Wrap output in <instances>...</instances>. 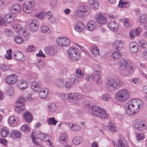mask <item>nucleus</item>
Segmentation results:
<instances>
[{"mask_svg":"<svg viewBox=\"0 0 147 147\" xmlns=\"http://www.w3.org/2000/svg\"><path fill=\"white\" fill-rule=\"evenodd\" d=\"M18 86L20 89L24 90L28 87V84L25 81L20 80L18 83Z\"/></svg>","mask_w":147,"mask_h":147,"instance_id":"26","label":"nucleus"},{"mask_svg":"<svg viewBox=\"0 0 147 147\" xmlns=\"http://www.w3.org/2000/svg\"><path fill=\"white\" fill-rule=\"evenodd\" d=\"M130 92L129 90L125 88L119 90L116 93L115 98L117 100L124 102L127 101L130 97Z\"/></svg>","mask_w":147,"mask_h":147,"instance_id":"3","label":"nucleus"},{"mask_svg":"<svg viewBox=\"0 0 147 147\" xmlns=\"http://www.w3.org/2000/svg\"><path fill=\"white\" fill-rule=\"evenodd\" d=\"M13 57L17 60H20L24 57V55L21 52H18L14 54Z\"/></svg>","mask_w":147,"mask_h":147,"instance_id":"36","label":"nucleus"},{"mask_svg":"<svg viewBox=\"0 0 147 147\" xmlns=\"http://www.w3.org/2000/svg\"><path fill=\"white\" fill-rule=\"evenodd\" d=\"M89 5L92 9H97L98 8L95 7V5L99 6V3L96 0H89Z\"/></svg>","mask_w":147,"mask_h":147,"instance_id":"33","label":"nucleus"},{"mask_svg":"<svg viewBox=\"0 0 147 147\" xmlns=\"http://www.w3.org/2000/svg\"><path fill=\"white\" fill-rule=\"evenodd\" d=\"M76 74L77 76L80 78H83L84 75V73L80 69H78L76 70Z\"/></svg>","mask_w":147,"mask_h":147,"instance_id":"44","label":"nucleus"},{"mask_svg":"<svg viewBox=\"0 0 147 147\" xmlns=\"http://www.w3.org/2000/svg\"><path fill=\"white\" fill-rule=\"evenodd\" d=\"M86 27L89 30H92L96 27V23L94 21H90L87 24Z\"/></svg>","mask_w":147,"mask_h":147,"instance_id":"23","label":"nucleus"},{"mask_svg":"<svg viewBox=\"0 0 147 147\" xmlns=\"http://www.w3.org/2000/svg\"><path fill=\"white\" fill-rule=\"evenodd\" d=\"M12 50L11 49H9L6 52V53L5 55V58L7 59H11L12 58Z\"/></svg>","mask_w":147,"mask_h":147,"instance_id":"50","label":"nucleus"},{"mask_svg":"<svg viewBox=\"0 0 147 147\" xmlns=\"http://www.w3.org/2000/svg\"><path fill=\"white\" fill-rule=\"evenodd\" d=\"M121 55L118 51L114 52L112 54L111 56L115 60H117L120 58Z\"/></svg>","mask_w":147,"mask_h":147,"instance_id":"38","label":"nucleus"},{"mask_svg":"<svg viewBox=\"0 0 147 147\" xmlns=\"http://www.w3.org/2000/svg\"><path fill=\"white\" fill-rule=\"evenodd\" d=\"M101 74L100 71L99 70H95L92 73V75L94 77V78H96L98 76H100Z\"/></svg>","mask_w":147,"mask_h":147,"instance_id":"62","label":"nucleus"},{"mask_svg":"<svg viewBox=\"0 0 147 147\" xmlns=\"http://www.w3.org/2000/svg\"><path fill=\"white\" fill-rule=\"evenodd\" d=\"M29 4L30 6H29V5H27L25 4H24L23 5V9H31L32 8V6L33 5L32 2L31 1L29 2Z\"/></svg>","mask_w":147,"mask_h":147,"instance_id":"52","label":"nucleus"},{"mask_svg":"<svg viewBox=\"0 0 147 147\" xmlns=\"http://www.w3.org/2000/svg\"><path fill=\"white\" fill-rule=\"evenodd\" d=\"M86 78L88 81H94L95 80V78H94L92 74H86Z\"/></svg>","mask_w":147,"mask_h":147,"instance_id":"54","label":"nucleus"},{"mask_svg":"<svg viewBox=\"0 0 147 147\" xmlns=\"http://www.w3.org/2000/svg\"><path fill=\"white\" fill-rule=\"evenodd\" d=\"M12 138H20L21 135V132L19 131H12L11 133Z\"/></svg>","mask_w":147,"mask_h":147,"instance_id":"43","label":"nucleus"},{"mask_svg":"<svg viewBox=\"0 0 147 147\" xmlns=\"http://www.w3.org/2000/svg\"><path fill=\"white\" fill-rule=\"evenodd\" d=\"M20 130L23 132L27 133L30 131V128L28 125H24L20 127Z\"/></svg>","mask_w":147,"mask_h":147,"instance_id":"47","label":"nucleus"},{"mask_svg":"<svg viewBox=\"0 0 147 147\" xmlns=\"http://www.w3.org/2000/svg\"><path fill=\"white\" fill-rule=\"evenodd\" d=\"M51 6L53 8H54L57 6V0H51L50 2Z\"/></svg>","mask_w":147,"mask_h":147,"instance_id":"63","label":"nucleus"},{"mask_svg":"<svg viewBox=\"0 0 147 147\" xmlns=\"http://www.w3.org/2000/svg\"><path fill=\"white\" fill-rule=\"evenodd\" d=\"M136 138L138 141L142 140L144 138V135L142 134L136 133Z\"/></svg>","mask_w":147,"mask_h":147,"instance_id":"53","label":"nucleus"},{"mask_svg":"<svg viewBox=\"0 0 147 147\" xmlns=\"http://www.w3.org/2000/svg\"><path fill=\"white\" fill-rule=\"evenodd\" d=\"M44 51L46 54L52 55L56 53L57 49L54 46H49L45 48Z\"/></svg>","mask_w":147,"mask_h":147,"instance_id":"11","label":"nucleus"},{"mask_svg":"<svg viewBox=\"0 0 147 147\" xmlns=\"http://www.w3.org/2000/svg\"><path fill=\"white\" fill-rule=\"evenodd\" d=\"M25 120L28 122H31L32 119V116L31 113L29 112H25L24 114Z\"/></svg>","mask_w":147,"mask_h":147,"instance_id":"29","label":"nucleus"},{"mask_svg":"<svg viewBox=\"0 0 147 147\" xmlns=\"http://www.w3.org/2000/svg\"><path fill=\"white\" fill-rule=\"evenodd\" d=\"M82 138L81 137L76 136L73 139L72 142L74 144L78 145L82 141Z\"/></svg>","mask_w":147,"mask_h":147,"instance_id":"41","label":"nucleus"},{"mask_svg":"<svg viewBox=\"0 0 147 147\" xmlns=\"http://www.w3.org/2000/svg\"><path fill=\"white\" fill-rule=\"evenodd\" d=\"M132 125L134 128L138 131H142L147 129V123L142 119L134 120L132 122Z\"/></svg>","mask_w":147,"mask_h":147,"instance_id":"4","label":"nucleus"},{"mask_svg":"<svg viewBox=\"0 0 147 147\" xmlns=\"http://www.w3.org/2000/svg\"><path fill=\"white\" fill-rule=\"evenodd\" d=\"M57 42L60 47H65L69 46L70 44V40L65 37H61L57 39Z\"/></svg>","mask_w":147,"mask_h":147,"instance_id":"8","label":"nucleus"},{"mask_svg":"<svg viewBox=\"0 0 147 147\" xmlns=\"http://www.w3.org/2000/svg\"><path fill=\"white\" fill-rule=\"evenodd\" d=\"M25 100L24 98L20 97L17 101L15 110L17 113L21 114L25 109L24 104Z\"/></svg>","mask_w":147,"mask_h":147,"instance_id":"7","label":"nucleus"},{"mask_svg":"<svg viewBox=\"0 0 147 147\" xmlns=\"http://www.w3.org/2000/svg\"><path fill=\"white\" fill-rule=\"evenodd\" d=\"M15 42L18 44H21L23 42V38L20 36H16L14 38Z\"/></svg>","mask_w":147,"mask_h":147,"instance_id":"45","label":"nucleus"},{"mask_svg":"<svg viewBox=\"0 0 147 147\" xmlns=\"http://www.w3.org/2000/svg\"><path fill=\"white\" fill-rule=\"evenodd\" d=\"M15 18V16L13 14H6L4 16V22L7 24L11 23L13 22Z\"/></svg>","mask_w":147,"mask_h":147,"instance_id":"16","label":"nucleus"},{"mask_svg":"<svg viewBox=\"0 0 147 147\" xmlns=\"http://www.w3.org/2000/svg\"><path fill=\"white\" fill-rule=\"evenodd\" d=\"M31 136L33 142L34 144V145L36 146V147H39L40 146V144L38 143V141L37 138L41 140H43L46 137L45 136L44 134L41 133L36 134L35 138H34L33 136Z\"/></svg>","mask_w":147,"mask_h":147,"instance_id":"9","label":"nucleus"},{"mask_svg":"<svg viewBox=\"0 0 147 147\" xmlns=\"http://www.w3.org/2000/svg\"><path fill=\"white\" fill-rule=\"evenodd\" d=\"M69 126L73 131H76L81 129V127L79 125L71 123L69 124Z\"/></svg>","mask_w":147,"mask_h":147,"instance_id":"30","label":"nucleus"},{"mask_svg":"<svg viewBox=\"0 0 147 147\" xmlns=\"http://www.w3.org/2000/svg\"><path fill=\"white\" fill-rule=\"evenodd\" d=\"M20 34L24 36L28 35V31L25 28H21L18 32Z\"/></svg>","mask_w":147,"mask_h":147,"instance_id":"42","label":"nucleus"},{"mask_svg":"<svg viewBox=\"0 0 147 147\" xmlns=\"http://www.w3.org/2000/svg\"><path fill=\"white\" fill-rule=\"evenodd\" d=\"M67 53L69 58L73 61H77L80 58V53L76 48L73 47L70 48L67 50Z\"/></svg>","mask_w":147,"mask_h":147,"instance_id":"6","label":"nucleus"},{"mask_svg":"<svg viewBox=\"0 0 147 147\" xmlns=\"http://www.w3.org/2000/svg\"><path fill=\"white\" fill-rule=\"evenodd\" d=\"M96 22L101 25L107 23V20L105 17L101 13L97 14L95 18Z\"/></svg>","mask_w":147,"mask_h":147,"instance_id":"12","label":"nucleus"},{"mask_svg":"<svg viewBox=\"0 0 147 147\" xmlns=\"http://www.w3.org/2000/svg\"><path fill=\"white\" fill-rule=\"evenodd\" d=\"M92 114L97 117L103 119L108 118V115L104 110L97 106H93L92 108Z\"/></svg>","mask_w":147,"mask_h":147,"instance_id":"5","label":"nucleus"},{"mask_svg":"<svg viewBox=\"0 0 147 147\" xmlns=\"http://www.w3.org/2000/svg\"><path fill=\"white\" fill-rule=\"evenodd\" d=\"M35 49V47L33 45L29 46L28 47L27 49V51L28 52H32L34 51Z\"/></svg>","mask_w":147,"mask_h":147,"instance_id":"60","label":"nucleus"},{"mask_svg":"<svg viewBox=\"0 0 147 147\" xmlns=\"http://www.w3.org/2000/svg\"><path fill=\"white\" fill-rule=\"evenodd\" d=\"M41 30L42 32L44 33H49L51 32V30L49 28L45 26H42L41 28Z\"/></svg>","mask_w":147,"mask_h":147,"instance_id":"49","label":"nucleus"},{"mask_svg":"<svg viewBox=\"0 0 147 147\" xmlns=\"http://www.w3.org/2000/svg\"><path fill=\"white\" fill-rule=\"evenodd\" d=\"M45 14L46 15V17L48 20H50L53 18L52 13V12L50 11H47L45 13Z\"/></svg>","mask_w":147,"mask_h":147,"instance_id":"64","label":"nucleus"},{"mask_svg":"<svg viewBox=\"0 0 147 147\" xmlns=\"http://www.w3.org/2000/svg\"><path fill=\"white\" fill-rule=\"evenodd\" d=\"M49 90L46 88H43L41 89L39 93V96L40 98H46L48 94Z\"/></svg>","mask_w":147,"mask_h":147,"instance_id":"22","label":"nucleus"},{"mask_svg":"<svg viewBox=\"0 0 147 147\" xmlns=\"http://www.w3.org/2000/svg\"><path fill=\"white\" fill-rule=\"evenodd\" d=\"M138 22L140 23L144 24V27L147 30V14H143L140 15L138 20Z\"/></svg>","mask_w":147,"mask_h":147,"instance_id":"13","label":"nucleus"},{"mask_svg":"<svg viewBox=\"0 0 147 147\" xmlns=\"http://www.w3.org/2000/svg\"><path fill=\"white\" fill-rule=\"evenodd\" d=\"M119 69L121 71L125 70L127 67L128 63L127 61L124 59H121L118 62Z\"/></svg>","mask_w":147,"mask_h":147,"instance_id":"14","label":"nucleus"},{"mask_svg":"<svg viewBox=\"0 0 147 147\" xmlns=\"http://www.w3.org/2000/svg\"><path fill=\"white\" fill-rule=\"evenodd\" d=\"M130 3L128 2H125L121 1H120L119 2V4L118 5V6L120 8H127L129 6Z\"/></svg>","mask_w":147,"mask_h":147,"instance_id":"37","label":"nucleus"},{"mask_svg":"<svg viewBox=\"0 0 147 147\" xmlns=\"http://www.w3.org/2000/svg\"><path fill=\"white\" fill-rule=\"evenodd\" d=\"M86 5L84 3H80L78 5V9H87L88 8Z\"/></svg>","mask_w":147,"mask_h":147,"instance_id":"57","label":"nucleus"},{"mask_svg":"<svg viewBox=\"0 0 147 147\" xmlns=\"http://www.w3.org/2000/svg\"><path fill=\"white\" fill-rule=\"evenodd\" d=\"M31 87L33 90L35 92H38L40 87L38 83L36 82H32L31 84Z\"/></svg>","mask_w":147,"mask_h":147,"instance_id":"31","label":"nucleus"},{"mask_svg":"<svg viewBox=\"0 0 147 147\" xmlns=\"http://www.w3.org/2000/svg\"><path fill=\"white\" fill-rule=\"evenodd\" d=\"M113 45L116 49L119 50L123 48L124 45L123 42L121 40H116L113 42Z\"/></svg>","mask_w":147,"mask_h":147,"instance_id":"20","label":"nucleus"},{"mask_svg":"<svg viewBox=\"0 0 147 147\" xmlns=\"http://www.w3.org/2000/svg\"><path fill=\"white\" fill-rule=\"evenodd\" d=\"M84 26L81 22H79L76 24L75 29L76 31L81 32L84 30Z\"/></svg>","mask_w":147,"mask_h":147,"instance_id":"24","label":"nucleus"},{"mask_svg":"<svg viewBox=\"0 0 147 147\" xmlns=\"http://www.w3.org/2000/svg\"><path fill=\"white\" fill-rule=\"evenodd\" d=\"M19 118L16 116H10L8 119L10 124H17L19 121Z\"/></svg>","mask_w":147,"mask_h":147,"instance_id":"27","label":"nucleus"},{"mask_svg":"<svg viewBox=\"0 0 147 147\" xmlns=\"http://www.w3.org/2000/svg\"><path fill=\"white\" fill-rule=\"evenodd\" d=\"M118 147H126L127 145V142L125 140L124 137L120 136L119 139L118 140Z\"/></svg>","mask_w":147,"mask_h":147,"instance_id":"19","label":"nucleus"},{"mask_svg":"<svg viewBox=\"0 0 147 147\" xmlns=\"http://www.w3.org/2000/svg\"><path fill=\"white\" fill-rule=\"evenodd\" d=\"M90 50L94 56L97 57L99 56L100 54L98 48L94 45H93L90 48Z\"/></svg>","mask_w":147,"mask_h":147,"instance_id":"25","label":"nucleus"},{"mask_svg":"<svg viewBox=\"0 0 147 147\" xmlns=\"http://www.w3.org/2000/svg\"><path fill=\"white\" fill-rule=\"evenodd\" d=\"M109 129L112 132H115L117 130V128L115 125L110 122L108 125Z\"/></svg>","mask_w":147,"mask_h":147,"instance_id":"39","label":"nucleus"},{"mask_svg":"<svg viewBox=\"0 0 147 147\" xmlns=\"http://www.w3.org/2000/svg\"><path fill=\"white\" fill-rule=\"evenodd\" d=\"M45 13L41 11L40 13L35 15V16L37 18L40 20H43L45 16Z\"/></svg>","mask_w":147,"mask_h":147,"instance_id":"51","label":"nucleus"},{"mask_svg":"<svg viewBox=\"0 0 147 147\" xmlns=\"http://www.w3.org/2000/svg\"><path fill=\"white\" fill-rule=\"evenodd\" d=\"M48 111L49 112L52 113L55 112L57 109L56 105L53 103L49 104L48 107Z\"/></svg>","mask_w":147,"mask_h":147,"instance_id":"32","label":"nucleus"},{"mask_svg":"<svg viewBox=\"0 0 147 147\" xmlns=\"http://www.w3.org/2000/svg\"><path fill=\"white\" fill-rule=\"evenodd\" d=\"M71 99L78 100L82 98V95L80 93L74 92L71 93Z\"/></svg>","mask_w":147,"mask_h":147,"instance_id":"35","label":"nucleus"},{"mask_svg":"<svg viewBox=\"0 0 147 147\" xmlns=\"http://www.w3.org/2000/svg\"><path fill=\"white\" fill-rule=\"evenodd\" d=\"M129 51L132 53H135L138 51L137 44L134 42H131L129 44Z\"/></svg>","mask_w":147,"mask_h":147,"instance_id":"21","label":"nucleus"},{"mask_svg":"<svg viewBox=\"0 0 147 147\" xmlns=\"http://www.w3.org/2000/svg\"><path fill=\"white\" fill-rule=\"evenodd\" d=\"M11 67L12 66L10 65H7L5 64H0V69L4 71L11 70Z\"/></svg>","mask_w":147,"mask_h":147,"instance_id":"28","label":"nucleus"},{"mask_svg":"<svg viewBox=\"0 0 147 147\" xmlns=\"http://www.w3.org/2000/svg\"><path fill=\"white\" fill-rule=\"evenodd\" d=\"M1 135L3 138L5 137L9 134V131L7 129H3L1 131Z\"/></svg>","mask_w":147,"mask_h":147,"instance_id":"55","label":"nucleus"},{"mask_svg":"<svg viewBox=\"0 0 147 147\" xmlns=\"http://www.w3.org/2000/svg\"><path fill=\"white\" fill-rule=\"evenodd\" d=\"M96 79V83L97 84L100 85L102 83V80L101 76H98V77L95 78Z\"/></svg>","mask_w":147,"mask_h":147,"instance_id":"59","label":"nucleus"},{"mask_svg":"<svg viewBox=\"0 0 147 147\" xmlns=\"http://www.w3.org/2000/svg\"><path fill=\"white\" fill-rule=\"evenodd\" d=\"M139 43L142 48H146L147 47V42L145 40L142 39L140 40Z\"/></svg>","mask_w":147,"mask_h":147,"instance_id":"56","label":"nucleus"},{"mask_svg":"<svg viewBox=\"0 0 147 147\" xmlns=\"http://www.w3.org/2000/svg\"><path fill=\"white\" fill-rule=\"evenodd\" d=\"M64 83V80L60 78H57L54 81V83L55 86L60 88H62L63 87Z\"/></svg>","mask_w":147,"mask_h":147,"instance_id":"18","label":"nucleus"},{"mask_svg":"<svg viewBox=\"0 0 147 147\" xmlns=\"http://www.w3.org/2000/svg\"><path fill=\"white\" fill-rule=\"evenodd\" d=\"M47 122L49 125H56L57 121L55 119L54 117L49 118L47 120Z\"/></svg>","mask_w":147,"mask_h":147,"instance_id":"40","label":"nucleus"},{"mask_svg":"<svg viewBox=\"0 0 147 147\" xmlns=\"http://www.w3.org/2000/svg\"><path fill=\"white\" fill-rule=\"evenodd\" d=\"M67 140V136L66 134H63L61 135L59 138V141L60 142L63 143L66 142Z\"/></svg>","mask_w":147,"mask_h":147,"instance_id":"46","label":"nucleus"},{"mask_svg":"<svg viewBox=\"0 0 147 147\" xmlns=\"http://www.w3.org/2000/svg\"><path fill=\"white\" fill-rule=\"evenodd\" d=\"M11 26L15 30L18 31V32L19 30H20L22 28L21 26L18 24H13L11 25Z\"/></svg>","mask_w":147,"mask_h":147,"instance_id":"58","label":"nucleus"},{"mask_svg":"<svg viewBox=\"0 0 147 147\" xmlns=\"http://www.w3.org/2000/svg\"><path fill=\"white\" fill-rule=\"evenodd\" d=\"M123 85L122 81L119 79L109 78L107 80V89L111 92L114 91L118 89Z\"/></svg>","mask_w":147,"mask_h":147,"instance_id":"2","label":"nucleus"},{"mask_svg":"<svg viewBox=\"0 0 147 147\" xmlns=\"http://www.w3.org/2000/svg\"><path fill=\"white\" fill-rule=\"evenodd\" d=\"M7 83L9 85H13L16 83L18 80L17 76L15 74H12L7 76L6 78Z\"/></svg>","mask_w":147,"mask_h":147,"instance_id":"10","label":"nucleus"},{"mask_svg":"<svg viewBox=\"0 0 147 147\" xmlns=\"http://www.w3.org/2000/svg\"><path fill=\"white\" fill-rule=\"evenodd\" d=\"M143 106L142 101L139 98H134L129 101L126 103L125 112L129 115H134L139 112Z\"/></svg>","mask_w":147,"mask_h":147,"instance_id":"1","label":"nucleus"},{"mask_svg":"<svg viewBox=\"0 0 147 147\" xmlns=\"http://www.w3.org/2000/svg\"><path fill=\"white\" fill-rule=\"evenodd\" d=\"M134 32H135V35L136 36H138L140 34L139 33L142 31V29L141 28L138 27L135 30H134Z\"/></svg>","mask_w":147,"mask_h":147,"instance_id":"61","label":"nucleus"},{"mask_svg":"<svg viewBox=\"0 0 147 147\" xmlns=\"http://www.w3.org/2000/svg\"><path fill=\"white\" fill-rule=\"evenodd\" d=\"M108 26L109 28L114 32L117 31L119 28L118 24L115 21H111L108 24Z\"/></svg>","mask_w":147,"mask_h":147,"instance_id":"17","label":"nucleus"},{"mask_svg":"<svg viewBox=\"0 0 147 147\" xmlns=\"http://www.w3.org/2000/svg\"><path fill=\"white\" fill-rule=\"evenodd\" d=\"M74 16L77 17L83 16V10H75Z\"/></svg>","mask_w":147,"mask_h":147,"instance_id":"48","label":"nucleus"},{"mask_svg":"<svg viewBox=\"0 0 147 147\" xmlns=\"http://www.w3.org/2000/svg\"><path fill=\"white\" fill-rule=\"evenodd\" d=\"M39 24V22L37 20H32L30 25V30L33 32L36 31L38 29Z\"/></svg>","mask_w":147,"mask_h":147,"instance_id":"15","label":"nucleus"},{"mask_svg":"<svg viewBox=\"0 0 147 147\" xmlns=\"http://www.w3.org/2000/svg\"><path fill=\"white\" fill-rule=\"evenodd\" d=\"M121 21L123 23V26L126 28H131V25L130 23L129 19L127 18H124L121 20Z\"/></svg>","mask_w":147,"mask_h":147,"instance_id":"34","label":"nucleus"}]
</instances>
